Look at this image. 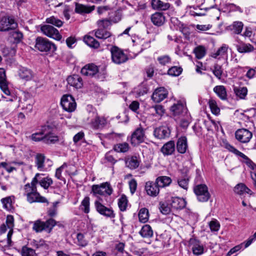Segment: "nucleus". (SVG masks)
<instances>
[{"label":"nucleus","mask_w":256,"mask_h":256,"mask_svg":"<svg viewBox=\"0 0 256 256\" xmlns=\"http://www.w3.org/2000/svg\"><path fill=\"white\" fill-rule=\"evenodd\" d=\"M48 227V220L45 222L38 220L34 222L33 225V230L36 232H40Z\"/></svg>","instance_id":"nucleus-31"},{"label":"nucleus","mask_w":256,"mask_h":256,"mask_svg":"<svg viewBox=\"0 0 256 256\" xmlns=\"http://www.w3.org/2000/svg\"><path fill=\"white\" fill-rule=\"evenodd\" d=\"M234 93L241 99H244L248 94V89L246 87L235 88Z\"/></svg>","instance_id":"nucleus-45"},{"label":"nucleus","mask_w":256,"mask_h":256,"mask_svg":"<svg viewBox=\"0 0 256 256\" xmlns=\"http://www.w3.org/2000/svg\"><path fill=\"white\" fill-rule=\"evenodd\" d=\"M24 190L26 193L28 201L30 203L46 202V199L44 197L40 196L39 193L37 192L36 189L34 190V189L30 188L29 183L24 186Z\"/></svg>","instance_id":"nucleus-4"},{"label":"nucleus","mask_w":256,"mask_h":256,"mask_svg":"<svg viewBox=\"0 0 256 256\" xmlns=\"http://www.w3.org/2000/svg\"><path fill=\"white\" fill-rule=\"evenodd\" d=\"M214 74L218 79H220L221 76L222 74V66L218 64L214 66V68L212 70Z\"/></svg>","instance_id":"nucleus-58"},{"label":"nucleus","mask_w":256,"mask_h":256,"mask_svg":"<svg viewBox=\"0 0 256 256\" xmlns=\"http://www.w3.org/2000/svg\"><path fill=\"white\" fill-rule=\"evenodd\" d=\"M194 52L198 59H201L206 55V50L204 46H200L194 48Z\"/></svg>","instance_id":"nucleus-39"},{"label":"nucleus","mask_w":256,"mask_h":256,"mask_svg":"<svg viewBox=\"0 0 256 256\" xmlns=\"http://www.w3.org/2000/svg\"><path fill=\"white\" fill-rule=\"evenodd\" d=\"M242 248V244H240L235 246L234 247L231 248L230 251L228 252L227 256H230L232 254L240 250Z\"/></svg>","instance_id":"nucleus-64"},{"label":"nucleus","mask_w":256,"mask_h":256,"mask_svg":"<svg viewBox=\"0 0 256 256\" xmlns=\"http://www.w3.org/2000/svg\"><path fill=\"white\" fill-rule=\"evenodd\" d=\"M236 48L237 50L240 53L250 52L254 50V48L252 44L243 42L236 44Z\"/></svg>","instance_id":"nucleus-29"},{"label":"nucleus","mask_w":256,"mask_h":256,"mask_svg":"<svg viewBox=\"0 0 256 256\" xmlns=\"http://www.w3.org/2000/svg\"><path fill=\"white\" fill-rule=\"evenodd\" d=\"M88 112V117L90 126L94 129L104 128L107 124L106 120L103 117L98 116L96 110L92 106H87Z\"/></svg>","instance_id":"nucleus-2"},{"label":"nucleus","mask_w":256,"mask_h":256,"mask_svg":"<svg viewBox=\"0 0 256 256\" xmlns=\"http://www.w3.org/2000/svg\"><path fill=\"white\" fill-rule=\"evenodd\" d=\"M144 132L142 128H137L132 134L130 142L134 146L137 145L144 140Z\"/></svg>","instance_id":"nucleus-10"},{"label":"nucleus","mask_w":256,"mask_h":256,"mask_svg":"<svg viewBox=\"0 0 256 256\" xmlns=\"http://www.w3.org/2000/svg\"><path fill=\"white\" fill-rule=\"evenodd\" d=\"M150 112L154 116H162L164 113V109L162 105L156 104L150 108Z\"/></svg>","instance_id":"nucleus-41"},{"label":"nucleus","mask_w":256,"mask_h":256,"mask_svg":"<svg viewBox=\"0 0 256 256\" xmlns=\"http://www.w3.org/2000/svg\"><path fill=\"white\" fill-rule=\"evenodd\" d=\"M252 134L247 129L242 128L237 130L235 136L237 140L242 143L248 142L252 138Z\"/></svg>","instance_id":"nucleus-9"},{"label":"nucleus","mask_w":256,"mask_h":256,"mask_svg":"<svg viewBox=\"0 0 256 256\" xmlns=\"http://www.w3.org/2000/svg\"><path fill=\"white\" fill-rule=\"evenodd\" d=\"M170 134V130L167 126H160L156 128L154 131V134L158 139L162 140L168 138Z\"/></svg>","instance_id":"nucleus-12"},{"label":"nucleus","mask_w":256,"mask_h":256,"mask_svg":"<svg viewBox=\"0 0 256 256\" xmlns=\"http://www.w3.org/2000/svg\"><path fill=\"white\" fill-rule=\"evenodd\" d=\"M10 36L14 39V42L19 43L23 38V34L19 30H13L10 32Z\"/></svg>","instance_id":"nucleus-47"},{"label":"nucleus","mask_w":256,"mask_h":256,"mask_svg":"<svg viewBox=\"0 0 256 256\" xmlns=\"http://www.w3.org/2000/svg\"><path fill=\"white\" fill-rule=\"evenodd\" d=\"M244 24L242 22H234L229 26L230 29L236 34H240L243 28Z\"/></svg>","instance_id":"nucleus-35"},{"label":"nucleus","mask_w":256,"mask_h":256,"mask_svg":"<svg viewBox=\"0 0 256 256\" xmlns=\"http://www.w3.org/2000/svg\"><path fill=\"white\" fill-rule=\"evenodd\" d=\"M18 26L17 23L11 17L4 16L0 20V31L6 32L10 30L16 29Z\"/></svg>","instance_id":"nucleus-7"},{"label":"nucleus","mask_w":256,"mask_h":256,"mask_svg":"<svg viewBox=\"0 0 256 256\" xmlns=\"http://www.w3.org/2000/svg\"><path fill=\"white\" fill-rule=\"evenodd\" d=\"M210 228L212 231L216 232L219 230L220 225L216 220H212L209 224Z\"/></svg>","instance_id":"nucleus-61"},{"label":"nucleus","mask_w":256,"mask_h":256,"mask_svg":"<svg viewBox=\"0 0 256 256\" xmlns=\"http://www.w3.org/2000/svg\"><path fill=\"white\" fill-rule=\"evenodd\" d=\"M170 110L175 116H180L186 112V108L181 102H178L173 104L170 108Z\"/></svg>","instance_id":"nucleus-22"},{"label":"nucleus","mask_w":256,"mask_h":256,"mask_svg":"<svg viewBox=\"0 0 256 256\" xmlns=\"http://www.w3.org/2000/svg\"><path fill=\"white\" fill-rule=\"evenodd\" d=\"M49 38H52L56 40H60L62 36L58 30L52 26H49Z\"/></svg>","instance_id":"nucleus-40"},{"label":"nucleus","mask_w":256,"mask_h":256,"mask_svg":"<svg viewBox=\"0 0 256 256\" xmlns=\"http://www.w3.org/2000/svg\"><path fill=\"white\" fill-rule=\"evenodd\" d=\"M148 210L146 208H141L138 213L140 221L142 222H146L148 220Z\"/></svg>","instance_id":"nucleus-42"},{"label":"nucleus","mask_w":256,"mask_h":256,"mask_svg":"<svg viewBox=\"0 0 256 256\" xmlns=\"http://www.w3.org/2000/svg\"><path fill=\"white\" fill-rule=\"evenodd\" d=\"M48 136V126H42L40 132L32 134L31 139L34 142H40L46 138Z\"/></svg>","instance_id":"nucleus-15"},{"label":"nucleus","mask_w":256,"mask_h":256,"mask_svg":"<svg viewBox=\"0 0 256 256\" xmlns=\"http://www.w3.org/2000/svg\"><path fill=\"white\" fill-rule=\"evenodd\" d=\"M158 184L156 181L147 182L144 188L147 194L152 197L156 196L160 192V188Z\"/></svg>","instance_id":"nucleus-11"},{"label":"nucleus","mask_w":256,"mask_h":256,"mask_svg":"<svg viewBox=\"0 0 256 256\" xmlns=\"http://www.w3.org/2000/svg\"><path fill=\"white\" fill-rule=\"evenodd\" d=\"M98 72V67L93 64H86L81 70L82 74L88 76H93Z\"/></svg>","instance_id":"nucleus-14"},{"label":"nucleus","mask_w":256,"mask_h":256,"mask_svg":"<svg viewBox=\"0 0 256 256\" xmlns=\"http://www.w3.org/2000/svg\"><path fill=\"white\" fill-rule=\"evenodd\" d=\"M68 84L76 88H81L83 85L82 78L77 74L70 76L67 78Z\"/></svg>","instance_id":"nucleus-19"},{"label":"nucleus","mask_w":256,"mask_h":256,"mask_svg":"<svg viewBox=\"0 0 256 256\" xmlns=\"http://www.w3.org/2000/svg\"><path fill=\"white\" fill-rule=\"evenodd\" d=\"M18 74L20 78L26 80H30L33 77L32 72L25 67L20 68L18 71Z\"/></svg>","instance_id":"nucleus-23"},{"label":"nucleus","mask_w":256,"mask_h":256,"mask_svg":"<svg viewBox=\"0 0 256 256\" xmlns=\"http://www.w3.org/2000/svg\"><path fill=\"white\" fill-rule=\"evenodd\" d=\"M189 182V178L188 176L184 178H180L178 180V183L180 187L184 190H187L188 188Z\"/></svg>","instance_id":"nucleus-55"},{"label":"nucleus","mask_w":256,"mask_h":256,"mask_svg":"<svg viewBox=\"0 0 256 256\" xmlns=\"http://www.w3.org/2000/svg\"><path fill=\"white\" fill-rule=\"evenodd\" d=\"M128 202L127 197L124 194L122 195L118 200V206L121 211L124 212L126 210Z\"/></svg>","instance_id":"nucleus-44"},{"label":"nucleus","mask_w":256,"mask_h":256,"mask_svg":"<svg viewBox=\"0 0 256 256\" xmlns=\"http://www.w3.org/2000/svg\"><path fill=\"white\" fill-rule=\"evenodd\" d=\"M49 24L54 25L58 27H60L63 24V22L59 19L54 16H51L49 18Z\"/></svg>","instance_id":"nucleus-59"},{"label":"nucleus","mask_w":256,"mask_h":256,"mask_svg":"<svg viewBox=\"0 0 256 256\" xmlns=\"http://www.w3.org/2000/svg\"><path fill=\"white\" fill-rule=\"evenodd\" d=\"M157 60L162 66H166L171 62V58L168 55L160 56L158 58Z\"/></svg>","instance_id":"nucleus-56"},{"label":"nucleus","mask_w":256,"mask_h":256,"mask_svg":"<svg viewBox=\"0 0 256 256\" xmlns=\"http://www.w3.org/2000/svg\"><path fill=\"white\" fill-rule=\"evenodd\" d=\"M128 149L129 146L126 142L118 144L114 146V150L118 152H126Z\"/></svg>","instance_id":"nucleus-43"},{"label":"nucleus","mask_w":256,"mask_h":256,"mask_svg":"<svg viewBox=\"0 0 256 256\" xmlns=\"http://www.w3.org/2000/svg\"><path fill=\"white\" fill-rule=\"evenodd\" d=\"M14 222V216L12 215H8L6 222V224L8 228L10 229L7 234V246H10L12 243L11 238L13 233Z\"/></svg>","instance_id":"nucleus-17"},{"label":"nucleus","mask_w":256,"mask_h":256,"mask_svg":"<svg viewBox=\"0 0 256 256\" xmlns=\"http://www.w3.org/2000/svg\"><path fill=\"white\" fill-rule=\"evenodd\" d=\"M175 149L174 142L170 140L164 144L160 149V151L164 156H168L174 154Z\"/></svg>","instance_id":"nucleus-16"},{"label":"nucleus","mask_w":256,"mask_h":256,"mask_svg":"<svg viewBox=\"0 0 256 256\" xmlns=\"http://www.w3.org/2000/svg\"><path fill=\"white\" fill-rule=\"evenodd\" d=\"M228 46L226 44H223L221 47H220L216 52L214 53L212 56L214 58H216L218 56H224L227 54L228 50Z\"/></svg>","instance_id":"nucleus-38"},{"label":"nucleus","mask_w":256,"mask_h":256,"mask_svg":"<svg viewBox=\"0 0 256 256\" xmlns=\"http://www.w3.org/2000/svg\"><path fill=\"white\" fill-rule=\"evenodd\" d=\"M151 21L152 24L158 26H162L166 22V17L163 13L156 12L151 16Z\"/></svg>","instance_id":"nucleus-18"},{"label":"nucleus","mask_w":256,"mask_h":256,"mask_svg":"<svg viewBox=\"0 0 256 256\" xmlns=\"http://www.w3.org/2000/svg\"><path fill=\"white\" fill-rule=\"evenodd\" d=\"M194 192L200 202H206L210 197L208 188L205 184H198L195 186L194 187Z\"/></svg>","instance_id":"nucleus-3"},{"label":"nucleus","mask_w":256,"mask_h":256,"mask_svg":"<svg viewBox=\"0 0 256 256\" xmlns=\"http://www.w3.org/2000/svg\"><path fill=\"white\" fill-rule=\"evenodd\" d=\"M209 106L212 112L215 114L218 115L220 112V109L218 106L216 102L214 100H210L208 102Z\"/></svg>","instance_id":"nucleus-50"},{"label":"nucleus","mask_w":256,"mask_h":256,"mask_svg":"<svg viewBox=\"0 0 256 256\" xmlns=\"http://www.w3.org/2000/svg\"><path fill=\"white\" fill-rule=\"evenodd\" d=\"M156 182L160 188L170 185L172 182V180L167 176H160L156 178Z\"/></svg>","instance_id":"nucleus-30"},{"label":"nucleus","mask_w":256,"mask_h":256,"mask_svg":"<svg viewBox=\"0 0 256 256\" xmlns=\"http://www.w3.org/2000/svg\"><path fill=\"white\" fill-rule=\"evenodd\" d=\"M20 254L22 256H37V254L34 249L26 246L22 247Z\"/></svg>","instance_id":"nucleus-46"},{"label":"nucleus","mask_w":256,"mask_h":256,"mask_svg":"<svg viewBox=\"0 0 256 256\" xmlns=\"http://www.w3.org/2000/svg\"><path fill=\"white\" fill-rule=\"evenodd\" d=\"M92 193L96 198V200L103 199L106 200V198L112 194L113 190L108 182L102 183L100 184H94L92 186Z\"/></svg>","instance_id":"nucleus-1"},{"label":"nucleus","mask_w":256,"mask_h":256,"mask_svg":"<svg viewBox=\"0 0 256 256\" xmlns=\"http://www.w3.org/2000/svg\"><path fill=\"white\" fill-rule=\"evenodd\" d=\"M234 192L238 194L242 195L244 193L250 194L251 190L244 184L240 183L234 188Z\"/></svg>","instance_id":"nucleus-33"},{"label":"nucleus","mask_w":256,"mask_h":256,"mask_svg":"<svg viewBox=\"0 0 256 256\" xmlns=\"http://www.w3.org/2000/svg\"><path fill=\"white\" fill-rule=\"evenodd\" d=\"M182 71V69L180 67L174 66H172L168 69V74L170 76H176L180 75Z\"/></svg>","instance_id":"nucleus-51"},{"label":"nucleus","mask_w":256,"mask_h":256,"mask_svg":"<svg viewBox=\"0 0 256 256\" xmlns=\"http://www.w3.org/2000/svg\"><path fill=\"white\" fill-rule=\"evenodd\" d=\"M0 88L2 92L7 96L10 94V92L8 88L6 81L0 82Z\"/></svg>","instance_id":"nucleus-62"},{"label":"nucleus","mask_w":256,"mask_h":256,"mask_svg":"<svg viewBox=\"0 0 256 256\" xmlns=\"http://www.w3.org/2000/svg\"><path fill=\"white\" fill-rule=\"evenodd\" d=\"M159 209L164 214H168L170 212V208L166 202H160L159 204Z\"/></svg>","instance_id":"nucleus-54"},{"label":"nucleus","mask_w":256,"mask_h":256,"mask_svg":"<svg viewBox=\"0 0 256 256\" xmlns=\"http://www.w3.org/2000/svg\"><path fill=\"white\" fill-rule=\"evenodd\" d=\"M214 92L222 100L227 99L226 88L224 86H216L214 88Z\"/></svg>","instance_id":"nucleus-28"},{"label":"nucleus","mask_w":256,"mask_h":256,"mask_svg":"<svg viewBox=\"0 0 256 256\" xmlns=\"http://www.w3.org/2000/svg\"><path fill=\"white\" fill-rule=\"evenodd\" d=\"M60 203L58 201L55 202L53 203V208L49 210V216H54L57 213V206Z\"/></svg>","instance_id":"nucleus-63"},{"label":"nucleus","mask_w":256,"mask_h":256,"mask_svg":"<svg viewBox=\"0 0 256 256\" xmlns=\"http://www.w3.org/2000/svg\"><path fill=\"white\" fill-rule=\"evenodd\" d=\"M170 205L172 208L174 209H182L186 206V202L182 198L178 197L172 198Z\"/></svg>","instance_id":"nucleus-25"},{"label":"nucleus","mask_w":256,"mask_h":256,"mask_svg":"<svg viewBox=\"0 0 256 256\" xmlns=\"http://www.w3.org/2000/svg\"><path fill=\"white\" fill-rule=\"evenodd\" d=\"M98 27L102 28H106L112 24L111 21L108 19H102L97 22Z\"/></svg>","instance_id":"nucleus-57"},{"label":"nucleus","mask_w":256,"mask_h":256,"mask_svg":"<svg viewBox=\"0 0 256 256\" xmlns=\"http://www.w3.org/2000/svg\"><path fill=\"white\" fill-rule=\"evenodd\" d=\"M104 200L103 199L96 200L94 206L96 211L100 214L110 218H114L115 214L113 210L110 208H107L104 206Z\"/></svg>","instance_id":"nucleus-6"},{"label":"nucleus","mask_w":256,"mask_h":256,"mask_svg":"<svg viewBox=\"0 0 256 256\" xmlns=\"http://www.w3.org/2000/svg\"><path fill=\"white\" fill-rule=\"evenodd\" d=\"M152 6L154 10H166L170 8V5L168 2L161 0H152Z\"/></svg>","instance_id":"nucleus-21"},{"label":"nucleus","mask_w":256,"mask_h":256,"mask_svg":"<svg viewBox=\"0 0 256 256\" xmlns=\"http://www.w3.org/2000/svg\"><path fill=\"white\" fill-rule=\"evenodd\" d=\"M168 94L167 90L160 87L156 88L152 96V100L156 102H160L166 98Z\"/></svg>","instance_id":"nucleus-13"},{"label":"nucleus","mask_w":256,"mask_h":256,"mask_svg":"<svg viewBox=\"0 0 256 256\" xmlns=\"http://www.w3.org/2000/svg\"><path fill=\"white\" fill-rule=\"evenodd\" d=\"M77 241L76 243L80 246H86L88 244V241L84 238V235L81 233L76 234Z\"/></svg>","instance_id":"nucleus-52"},{"label":"nucleus","mask_w":256,"mask_h":256,"mask_svg":"<svg viewBox=\"0 0 256 256\" xmlns=\"http://www.w3.org/2000/svg\"><path fill=\"white\" fill-rule=\"evenodd\" d=\"M192 250L194 254L200 255L203 254L204 248L202 244L199 240H194L192 242Z\"/></svg>","instance_id":"nucleus-27"},{"label":"nucleus","mask_w":256,"mask_h":256,"mask_svg":"<svg viewBox=\"0 0 256 256\" xmlns=\"http://www.w3.org/2000/svg\"><path fill=\"white\" fill-rule=\"evenodd\" d=\"M4 208L8 210L13 209L12 200L11 196L6 197L1 200Z\"/></svg>","instance_id":"nucleus-48"},{"label":"nucleus","mask_w":256,"mask_h":256,"mask_svg":"<svg viewBox=\"0 0 256 256\" xmlns=\"http://www.w3.org/2000/svg\"><path fill=\"white\" fill-rule=\"evenodd\" d=\"M111 36V33L104 28H98L95 32V36L98 38L106 39Z\"/></svg>","instance_id":"nucleus-34"},{"label":"nucleus","mask_w":256,"mask_h":256,"mask_svg":"<svg viewBox=\"0 0 256 256\" xmlns=\"http://www.w3.org/2000/svg\"><path fill=\"white\" fill-rule=\"evenodd\" d=\"M95 6H88L82 4H76L75 11L79 14H88L93 11Z\"/></svg>","instance_id":"nucleus-26"},{"label":"nucleus","mask_w":256,"mask_h":256,"mask_svg":"<svg viewBox=\"0 0 256 256\" xmlns=\"http://www.w3.org/2000/svg\"><path fill=\"white\" fill-rule=\"evenodd\" d=\"M129 186L130 192L134 194L137 188V182L135 179H132L129 182Z\"/></svg>","instance_id":"nucleus-60"},{"label":"nucleus","mask_w":256,"mask_h":256,"mask_svg":"<svg viewBox=\"0 0 256 256\" xmlns=\"http://www.w3.org/2000/svg\"><path fill=\"white\" fill-rule=\"evenodd\" d=\"M110 53L112 62L120 64L126 62L128 58L122 50L116 46H112L110 48Z\"/></svg>","instance_id":"nucleus-5"},{"label":"nucleus","mask_w":256,"mask_h":256,"mask_svg":"<svg viewBox=\"0 0 256 256\" xmlns=\"http://www.w3.org/2000/svg\"><path fill=\"white\" fill-rule=\"evenodd\" d=\"M126 164L128 168L132 170H134L138 168L140 162L136 156H132L126 160Z\"/></svg>","instance_id":"nucleus-36"},{"label":"nucleus","mask_w":256,"mask_h":256,"mask_svg":"<svg viewBox=\"0 0 256 256\" xmlns=\"http://www.w3.org/2000/svg\"><path fill=\"white\" fill-rule=\"evenodd\" d=\"M84 42L90 46V47L98 48L100 46V43L94 38L90 36H86L84 38Z\"/></svg>","instance_id":"nucleus-32"},{"label":"nucleus","mask_w":256,"mask_h":256,"mask_svg":"<svg viewBox=\"0 0 256 256\" xmlns=\"http://www.w3.org/2000/svg\"><path fill=\"white\" fill-rule=\"evenodd\" d=\"M188 148L187 139L186 136L179 138L176 142V149L178 152L184 154Z\"/></svg>","instance_id":"nucleus-24"},{"label":"nucleus","mask_w":256,"mask_h":256,"mask_svg":"<svg viewBox=\"0 0 256 256\" xmlns=\"http://www.w3.org/2000/svg\"><path fill=\"white\" fill-rule=\"evenodd\" d=\"M140 233L144 238H150L153 236V231L152 228L148 224L144 226Z\"/></svg>","instance_id":"nucleus-37"},{"label":"nucleus","mask_w":256,"mask_h":256,"mask_svg":"<svg viewBox=\"0 0 256 256\" xmlns=\"http://www.w3.org/2000/svg\"><path fill=\"white\" fill-rule=\"evenodd\" d=\"M61 105L64 110L68 112L74 111L76 108V103L70 96H64L61 100Z\"/></svg>","instance_id":"nucleus-8"},{"label":"nucleus","mask_w":256,"mask_h":256,"mask_svg":"<svg viewBox=\"0 0 256 256\" xmlns=\"http://www.w3.org/2000/svg\"><path fill=\"white\" fill-rule=\"evenodd\" d=\"M82 210L86 213L88 214L90 212V198L86 196L82 200L81 204Z\"/></svg>","instance_id":"nucleus-53"},{"label":"nucleus","mask_w":256,"mask_h":256,"mask_svg":"<svg viewBox=\"0 0 256 256\" xmlns=\"http://www.w3.org/2000/svg\"><path fill=\"white\" fill-rule=\"evenodd\" d=\"M45 156L41 154H38L36 156V164L38 169L41 170L44 168Z\"/></svg>","instance_id":"nucleus-49"},{"label":"nucleus","mask_w":256,"mask_h":256,"mask_svg":"<svg viewBox=\"0 0 256 256\" xmlns=\"http://www.w3.org/2000/svg\"><path fill=\"white\" fill-rule=\"evenodd\" d=\"M35 48L40 52H48V40L45 38L38 37L36 40Z\"/></svg>","instance_id":"nucleus-20"}]
</instances>
